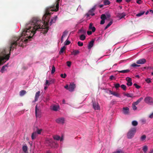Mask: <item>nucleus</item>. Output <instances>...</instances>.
<instances>
[{
  "mask_svg": "<svg viewBox=\"0 0 153 153\" xmlns=\"http://www.w3.org/2000/svg\"><path fill=\"white\" fill-rule=\"evenodd\" d=\"M59 1L60 0H56L55 4L46 8L42 21L38 17H33L27 23L19 38H15L11 42L9 48L0 49V59H9L11 51L17 45L22 46L24 42L26 43L31 41L36 31H41L43 34H46L49 30L48 25L51 15L53 13V11L58 10Z\"/></svg>",
  "mask_w": 153,
  "mask_h": 153,
  "instance_id": "1",
  "label": "nucleus"
},
{
  "mask_svg": "<svg viewBox=\"0 0 153 153\" xmlns=\"http://www.w3.org/2000/svg\"><path fill=\"white\" fill-rule=\"evenodd\" d=\"M136 131V128H131L128 132L127 137L128 139H131L132 138Z\"/></svg>",
  "mask_w": 153,
  "mask_h": 153,
  "instance_id": "2",
  "label": "nucleus"
},
{
  "mask_svg": "<svg viewBox=\"0 0 153 153\" xmlns=\"http://www.w3.org/2000/svg\"><path fill=\"white\" fill-rule=\"evenodd\" d=\"M145 102L149 104H153V99L150 97H146L144 99Z\"/></svg>",
  "mask_w": 153,
  "mask_h": 153,
  "instance_id": "3",
  "label": "nucleus"
},
{
  "mask_svg": "<svg viewBox=\"0 0 153 153\" xmlns=\"http://www.w3.org/2000/svg\"><path fill=\"white\" fill-rule=\"evenodd\" d=\"M41 110L37 108V105H36L35 107V114L36 117H41Z\"/></svg>",
  "mask_w": 153,
  "mask_h": 153,
  "instance_id": "4",
  "label": "nucleus"
},
{
  "mask_svg": "<svg viewBox=\"0 0 153 153\" xmlns=\"http://www.w3.org/2000/svg\"><path fill=\"white\" fill-rule=\"evenodd\" d=\"M95 9V7L94 6L89 11L88 13H87L86 14V15L87 17H89L90 15H91L92 16L94 15L95 14L94 12Z\"/></svg>",
  "mask_w": 153,
  "mask_h": 153,
  "instance_id": "5",
  "label": "nucleus"
},
{
  "mask_svg": "<svg viewBox=\"0 0 153 153\" xmlns=\"http://www.w3.org/2000/svg\"><path fill=\"white\" fill-rule=\"evenodd\" d=\"M100 18L101 19V20L100 21V24L103 25L105 23V20L106 19V16L105 14H102L101 15Z\"/></svg>",
  "mask_w": 153,
  "mask_h": 153,
  "instance_id": "6",
  "label": "nucleus"
},
{
  "mask_svg": "<svg viewBox=\"0 0 153 153\" xmlns=\"http://www.w3.org/2000/svg\"><path fill=\"white\" fill-rule=\"evenodd\" d=\"M93 106L95 110H98L100 109L99 105L98 102H93Z\"/></svg>",
  "mask_w": 153,
  "mask_h": 153,
  "instance_id": "7",
  "label": "nucleus"
},
{
  "mask_svg": "<svg viewBox=\"0 0 153 153\" xmlns=\"http://www.w3.org/2000/svg\"><path fill=\"white\" fill-rule=\"evenodd\" d=\"M126 80L127 81V85L128 86H131L132 85V79L131 78L129 77H127L126 78Z\"/></svg>",
  "mask_w": 153,
  "mask_h": 153,
  "instance_id": "8",
  "label": "nucleus"
},
{
  "mask_svg": "<svg viewBox=\"0 0 153 153\" xmlns=\"http://www.w3.org/2000/svg\"><path fill=\"white\" fill-rule=\"evenodd\" d=\"M75 88V85L74 83H71L69 85L68 90L71 92L74 91V89Z\"/></svg>",
  "mask_w": 153,
  "mask_h": 153,
  "instance_id": "9",
  "label": "nucleus"
},
{
  "mask_svg": "<svg viewBox=\"0 0 153 153\" xmlns=\"http://www.w3.org/2000/svg\"><path fill=\"white\" fill-rule=\"evenodd\" d=\"M65 120L64 118H59L56 120V122L58 123L63 124L64 123Z\"/></svg>",
  "mask_w": 153,
  "mask_h": 153,
  "instance_id": "10",
  "label": "nucleus"
},
{
  "mask_svg": "<svg viewBox=\"0 0 153 153\" xmlns=\"http://www.w3.org/2000/svg\"><path fill=\"white\" fill-rule=\"evenodd\" d=\"M146 62V59L143 58L138 60L137 61L136 63L137 64H144Z\"/></svg>",
  "mask_w": 153,
  "mask_h": 153,
  "instance_id": "11",
  "label": "nucleus"
},
{
  "mask_svg": "<svg viewBox=\"0 0 153 153\" xmlns=\"http://www.w3.org/2000/svg\"><path fill=\"white\" fill-rule=\"evenodd\" d=\"M108 91L109 92V94H112L117 97H120V95L117 92L115 91L113 92L111 90H108Z\"/></svg>",
  "mask_w": 153,
  "mask_h": 153,
  "instance_id": "12",
  "label": "nucleus"
},
{
  "mask_svg": "<svg viewBox=\"0 0 153 153\" xmlns=\"http://www.w3.org/2000/svg\"><path fill=\"white\" fill-rule=\"evenodd\" d=\"M57 18V16H55L53 17L52 18L49 23L50 25L51 26L53 23H55L56 22Z\"/></svg>",
  "mask_w": 153,
  "mask_h": 153,
  "instance_id": "13",
  "label": "nucleus"
},
{
  "mask_svg": "<svg viewBox=\"0 0 153 153\" xmlns=\"http://www.w3.org/2000/svg\"><path fill=\"white\" fill-rule=\"evenodd\" d=\"M93 24L92 23H90L89 24V29L92 30V31L94 32L95 31L96 28L94 27L93 26Z\"/></svg>",
  "mask_w": 153,
  "mask_h": 153,
  "instance_id": "14",
  "label": "nucleus"
},
{
  "mask_svg": "<svg viewBox=\"0 0 153 153\" xmlns=\"http://www.w3.org/2000/svg\"><path fill=\"white\" fill-rule=\"evenodd\" d=\"M40 92L39 91L37 92L35 94V101H36L38 100V99L40 96Z\"/></svg>",
  "mask_w": 153,
  "mask_h": 153,
  "instance_id": "15",
  "label": "nucleus"
},
{
  "mask_svg": "<svg viewBox=\"0 0 153 153\" xmlns=\"http://www.w3.org/2000/svg\"><path fill=\"white\" fill-rule=\"evenodd\" d=\"M129 111V109L128 107H124L123 108V112L125 114H128Z\"/></svg>",
  "mask_w": 153,
  "mask_h": 153,
  "instance_id": "16",
  "label": "nucleus"
},
{
  "mask_svg": "<svg viewBox=\"0 0 153 153\" xmlns=\"http://www.w3.org/2000/svg\"><path fill=\"white\" fill-rule=\"evenodd\" d=\"M94 42V40H92L90 42L88 45V49H91L93 46Z\"/></svg>",
  "mask_w": 153,
  "mask_h": 153,
  "instance_id": "17",
  "label": "nucleus"
},
{
  "mask_svg": "<svg viewBox=\"0 0 153 153\" xmlns=\"http://www.w3.org/2000/svg\"><path fill=\"white\" fill-rule=\"evenodd\" d=\"M34 129H35V131H36L37 134H40L42 131V129H39L37 127H36Z\"/></svg>",
  "mask_w": 153,
  "mask_h": 153,
  "instance_id": "18",
  "label": "nucleus"
},
{
  "mask_svg": "<svg viewBox=\"0 0 153 153\" xmlns=\"http://www.w3.org/2000/svg\"><path fill=\"white\" fill-rule=\"evenodd\" d=\"M37 134L36 131H34L32 134L31 135V139L32 140L35 139L37 136Z\"/></svg>",
  "mask_w": 153,
  "mask_h": 153,
  "instance_id": "19",
  "label": "nucleus"
},
{
  "mask_svg": "<svg viewBox=\"0 0 153 153\" xmlns=\"http://www.w3.org/2000/svg\"><path fill=\"white\" fill-rule=\"evenodd\" d=\"M126 15L125 13H122L119 14L117 15V16L119 17L120 19L123 18L124 16H126Z\"/></svg>",
  "mask_w": 153,
  "mask_h": 153,
  "instance_id": "20",
  "label": "nucleus"
},
{
  "mask_svg": "<svg viewBox=\"0 0 153 153\" xmlns=\"http://www.w3.org/2000/svg\"><path fill=\"white\" fill-rule=\"evenodd\" d=\"M59 108V105H54L52 106V109L54 111H57Z\"/></svg>",
  "mask_w": 153,
  "mask_h": 153,
  "instance_id": "21",
  "label": "nucleus"
},
{
  "mask_svg": "<svg viewBox=\"0 0 153 153\" xmlns=\"http://www.w3.org/2000/svg\"><path fill=\"white\" fill-rule=\"evenodd\" d=\"M130 71L129 69H126L125 70H123L122 71H118V72L119 73H127L129 72Z\"/></svg>",
  "mask_w": 153,
  "mask_h": 153,
  "instance_id": "22",
  "label": "nucleus"
},
{
  "mask_svg": "<svg viewBox=\"0 0 153 153\" xmlns=\"http://www.w3.org/2000/svg\"><path fill=\"white\" fill-rule=\"evenodd\" d=\"M79 53V51L78 50H74L72 52H71V55L73 54L74 55H76Z\"/></svg>",
  "mask_w": 153,
  "mask_h": 153,
  "instance_id": "23",
  "label": "nucleus"
},
{
  "mask_svg": "<svg viewBox=\"0 0 153 153\" xmlns=\"http://www.w3.org/2000/svg\"><path fill=\"white\" fill-rule=\"evenodd\" d=\"M143 97H141L138 99L136 101L134 102V104H135V105H138V104L139 103L143 100Z\"/></svg>",
  "mask_w": 153,
  "mask_h": 153,
  "instance_id": "24",
  "label": "nucleus"
},
{
  "mask_svg": "<svg viewBox=\"0 0 153 153\" xmlns=\"http://www.w3.org/2000/svg\"><path fill=\"white\" fill-rule=\"evenodd\" d=\"M124 95L126 96H127V97H135V96H133V94H128V93H127V94H124Z\"/></svg>",
  "mask_w": 153,
  "mask_h": 153,
  "instance_id": "25",
  "label": "nucleus"
},
{
  "mask_svg": "<svg viewBox=\"0 0 153 153\" xmlns=\"http://www.w3.org/2000/svg\"><path fill=\"white\" fill-rule=\"evenodd\" d=\"M26 93V92L25 90H22L20 92V95L21 96H22L25 94Z\"/></svg>",
  "mask_w": 153,
  "mask_h": 153,
  "instance_id": "26",
  "label": "nucleus"
},
{
  "mask_svg": "<svg viewBox=\"0 0 153 153\" xmlns=\"http://www.w3.org/2000/svg\"><path fill=\"white\" fill-rule=\"evenodd\" d=\"M85 36L84 34L81 35L79 36V39L81 40H84L85 39Z\"/></svg>",
  "mask_w": 153,
  "mask_h": 153,
  "instance_id": "27",
  "label": "nucleus"
},
{
  "mask_svg": "<svg viewBox=\"0 0 153 153\" xmlns=\"http://www.w3.org/2000/svg\"><path fill=\"white\" fill-rule=\"evenodd\" d=\"M66 47L64 46H63L61 49V50L59 52V54H61V53H63Z\"/></svg>",
  "mask_w": 153,
  "mask_h": 153,
  "instance_id": "28",
  "label": "nucleus"
},
{
  "mask_svg": "<svg viewBox=\"0 0 153 153\" xmlns=\"http://www.w3.org/2000/svg\"><path fill=\"white\" fill-rule=\"evenodd\" d=\"M7 66V65H4L2 66L1 68V69L0 72L2 73H3L5 71V67Z\"/></svg>",
  "mask_w": 153,
  "mask_h": 153,
  "instance_id": "29",
  "label": "nucleus"
},
{
  "mask_svg": "<svg viewBox=\"0 0 153 153\" xmlns=\"http://www.w3.org/2000/svg\"><path fill=\"white\" fill-rule=\"evenodd\" d=\"M110 4V2L108 0H105L104 1V4L105 5H108Z\"/></svg>",
  "mask_w": 153,
  "mask_h": 153,
  "instance_id": "30",
  "label": "nucleus"
},
{
  "mask_svg": "<svg viewBox=\"0 0 153 153\" xmlns=\"http://www.w3.org/2000/svg\"><path fill=\"white\" fill-rule=\"evenodd\" d=\"M132 125L134 126H136L138 125V122L136 121H133L132 122Z\"/></svg>",
  "mask_w": 153,
  "mask_h": 153,
  "instance_id": "31",
  "label": "nucleus"
},
{
  "mask_svg": "<svg viewBox=\"0 0 153 153\" xmlns=\"http://www.w3.org/2000/svg\"><path fill=\"white\" fill-rule=\"evenodd\" d=\"M53 138L54 140H59L60 138V137L57 135H55L53 136Z\"/></svg>",
  "mask_w": 153,
  "mask_h": 153,
  "instance_id": "32",
  "label": "nucleus"
},
{
  "mask_svg": "<svg viewBox=\"0 0 153 153\" xmlns=\"http://www.w3.org/2000/svg\"><path fill=\"white\" fill-rule=\"evenodd\" d=\"M143 150L144 152L146 153L148 150V147L145 146L143 147Z\"/></svg>",
  "mask_w": 153,
  "mask_h": 153,
  "instance_id": "33",
  "label": "nucleus"
},
{
  "mask_svg": "<svg viewBox=\"0 0 153 153\" xmlns=\"http://www.w3.org/2000/svg\"><path fill=\"white\" fill-rule=\"evenodd\" d=\"M22 149L24 152H26L27 151V147L26 146H23Z\"/></svg>",
  "mask_w": 153,
  "mask_h": 153,
  "instance_id": "34",
  "label": "nucleus"
},
{
  "mask_svg": "<svg viewBox=\"0 0 153 153\" xmlns=\"http://www.w3.org/2000/svg\"><path fill=\"white\" fill-rule=\"evenodd\" d=\"M146 137V135H143L140 137L141 140L142 141H143L145 140Z\"/></svg>",
  "mask_w": 153,
  "mask_h": 153,
  "instance_id": "35",
  "label": "nucleus"
},
{
  "mask_svg": "<svg viewBox=\"0 0 153 153\" xmlns=\"http://www.w3.org/2000/svg\"><path fill=\"white\" fill-rule=\"evenodd\" d=\"M120 87L123 90L126 91V86L125 85L122 84L121 85Z\"/></svg>",
  "mask_w": 153,
  "mask_h": 153,
  "instance_id": "36",
  "label": "nucleus"
},
{
  "mask_svg": "<svg viewBox=\"0 0 153 153\" xmlns=\"http://www.w3.org/2000/svg\"><path fill=\"white\" fill-rule=\"evenodd\" d=\"M55 71V68L54 65L53 66L51 73L52 74H53L54 73Z\"/></svg>",
  "mask_w": 153,
  "mask_h": 153,
  "instance_id": "37",
  "label": "nucleus"
},
{
  "mask_svg": "<svg viewBox=\"0 0 153 153\" xmlns=\"http://www.w3.org/2000/svg\"><path fill=\"white\" fill-rule=\"evenodd\" d=\"M145 13L144 11L137 14L136 16L137 17H139L143 15Z\"/></svg>",
  "mask_w": 153,
  "mask_h": 153,
  "instance_id": "38",
  "label": "nucleus"
},
{
  "mask_svg": "<svg viewBox=\"0 0 153 153\" xmlns=\"http://www.w3.org/2000/svg\"><path fill=\"white\" fill-rule=\"evenodd\" d=\"M114 86L116 89L120 87V85L119 83H115L114 84Z\"/></svg>",
  "mask_w": 153,
  "mask_h": 153,
  "instance_id": "39",
  "label": "nucleus"
},
{
  "mask_svg": "<svg viewBox=\"0 0 153 153\" xmlns=\"http://www.w3.org/2000/svg\"><path fill=\"white\" fill-rule=\"evenodd\" d=\"M136 105H135V104H134V102L133 103L132 108L134 110H136L137 109V107L136 106Z\"/></svg>",
  "mask_w": 153,
  "mask_h": 153,
  "instance_id": "40",
  "label": "nucleus"
},
{
  "mask_svg": "<svg viewBox=\"0 0 153 153\" xmlns=\"http://www.w3.org/2000/svg\"><path fill=\"white\" fill-rule=\"evenodd\" d=\"M68 33V32L66 30H65L64 32L63 33V35L62 36L63 37H65L67 35V34Z\"/></svg>",
  "mask_w": 153,
  "mask_h": 153,
  "instance_id": "41",
  "label": "nucleus"
},
{
  "mask_svg": "<svg viewBox=\"0 0 153 153\" xmlns=\"http://www.w3.org/2000/svg\"><path fill=\"white\" fill-rule=\"evenodd\" d=\"M78 45L79 46H82L83 45V43L82 42H81L80 41H79L77 43Z\"/></svg>",
  "mask_w": 153,
  "mask_h": 153,
  "instance_id": "42",
  "label": "nucleus"
},
{
  "mask_svg": "<svg viewBox=\"0 0 153 153\" xmlns=\"http://www.w3.org/2000/svg\"><path fill=\"white\" fill-rule=\"evenodd\" d=\"M134 85L136 88L138 89H139L140 88V86L138 85L136 83L134 84Z\"/></svg>",
  "mask_w": 153,
  "mask_h": 153,
  "instance_id": "43",
  "label": "nucleus"
},
{
  "mask_svg": "<svg viewBox=\"0 0 153 153\" xmlns=\"http://www.w3.org/2000/svg\"><path fill=\"white\" fill-rule=\"evenodd\" d=\"M71 42L70 41L68 40H66L65 42V45H69Z\"/></svg>",
  "mask_w": 153,
  "mask_h": 153,
  "instance_id": "44",
  "label": "nucleus"
},
{
  "mask_svg": "<svg viewBox=\"0 0 153 153\" xmlns=\"http://www.w3.org/2000/svg\"><path fill=\"white\" fill-rule=\"evenodd\" d=\"M61 77L63 78H65L66 76V75L65 74H61L60 75Z\"/></svg>",
  "mask_w": 153,
  "mask_h": 153,
  "instance_id": "45",
  "label": "nucleus"
},
{
  "mask_svg": "<svg viewBox=\"0 0 153 153\" xmlns=\"http://www.w3.org/2000/svg\"><path fill=\"white\" fill-rule=\"evenodd\" d=\"M145 81L148 83H150L151 82V79L150 78H147L146 79Z\"/></svg>",
  "mask_w": 153,
  "mask_h": 153,
  "instance_id": "46",
  "label": "nucleus"
},
{
  "mask_svg": "<svg viewBox=\"0 0 153 153\" xmlns=\"http://www.w3.org/2000/svg\"><path fill=\"white\" fill-rule=\"evenodd\" d=\"M50 83L47 80H46L45 81V85H50Z\"/></svg>",
  "mask_w": 153,
  "mask_h": 153,
  "instance_id": "47",
  "label": "nucleus"
},
{
  "mask_svg": "<svg viewBox=\"0 0 153 153\" xmlns=\"http://www.w3.org/2000/svg\"><path fill=\"white\" fill-rule=\"evenodd\" d=\"M67 65L68 67H70L71 65V62L70 61L67 62Z\"/></svg>",
  "mask_w": 153,
  "mask_h": 153,
  "instance_id": "48",
  "label": "nucleus"
},
{
  "mask_svg": "<svg viewBox=\"0 0 153 153\" xmlns=\"http://www.w3.org/2000/svg\"><path fill=\"white\" fill-rule=\"evenodd\" d=\"M131 66L133 67H139L140 66L139 65H138L136 64L135 63H133L131 65Z\"/></svg>",
  "mask_w": 153,
  "mask_h": 153,
  "instance_id": "49",
  "label": "nucleus"
},
{
  "mask_svg": "<svg viewBox=\"0 0 153 153\" xmlns=\"http://www.w3.org/2000/svg\"><path fill=\"white\" fill-rule=\"evenodd\" d=\"M54 82L55 80L54 79H52L49 81L50 84L54 83Z\"/></svg>",
  "mask_w": 153,
  "mask_h": 153,
  "instance_id": "50",
  "label": "nucleus"
},
{
  "mask_svg": "<svg viewBox=\"0 0 153 153\" xmlns=\"http://www.w3.org/2000/svg\"><path fill=\"white\" fill-rule=\"evenodd\" d=\"M113 22L112 21H110L109 23L107 25V26H108V27L110 26L112 24Z\"/></svg>",
  "mask_w": 153,
  "mask_h": 153,
  "instance_id": "51",
  "label": "nucleus"
},
{
  "mask_svg": "<svg viewBox=\"0 0 153 153\" xmlns=\"http://www.w3.org/2000/svg\"><path fill=\"white\" fill-rule=\"evenodd\" d=\"M136 2L139 4H140L142 3V1L141 0H137Z\"/></svg>",
  "mask_w": 153,
  "mask_h": 153,
  "instance_id": "52",
  "label": "nucleus"
},
{
  "mask_svg": "<svg viewBox=\"0 0 153 153\" xmlns=\"http://www.w3.org/2000/svg\"><path fill=\"white\" fill-rule=\"evenodd\" d=\"M92 32L91 31H88L87 32V34L88 35H90L92 34Z\"/></svg>",
  "mask_w": 153,
  "mask_h": 153,
  "instance_id": "53",
  "label": "nucleus"
},
{
  "mask_svg": "<svg viewBox=\"0 0 153 153\" xmlns=\"http://www.w3.org/2000/svg\"><path fill=\"white\" fill-rule=\"evenodd\" d=\"M64 88L68 90L69 88V86L68 85H66L65 87Z\"/></svg>",
  "mask_w": 153,
  "mask_h": 153,
  "instance_id": "54",
  "label": "nucleus"
},
{
  "mask_svg": "<svg viewBox=\"0 0 153 153\" xmlns=\"http://www.w3.org/2000/svg\"><path fill=\"white\" fill-rule=\"evenodd\" d=\"M149 117L151 118H153V113L149 116Z\"/></svg>",
  "mask_w": 153,
  "mask_h": 153,
  "instance_id": "55",
  "label": "nucleus"
},
{
  "mask_svg": "<svg viewBox=\"0 0 153 153\" xmlns=\"http://www.w3.org/2000/svg\"><path fill=\"white\" fill-rule=\"evenodd\" d=\"M49 100V97H47L46 98V101H48Z\"/></svg>",
  "mask_w": 153,
  "mask_h": 153,
  "instance_id": "56",
  "label": "nucleus"
},
{
  "mask_svg": "<svg viewBox=\"0 0 153 153\" xmlns=\"http://www.w3.org/2000/svg\"><path fill=\"white\" fill-rule=\"evenodd\" d=\"M106 16V18H109L111 16L109 14H108Z\"/></svg>",
  "mask_w": 153,
  "mask_h": 153,
  "instance_id": "57",
  "label": "nucleus"
},
{
  "mask_svg": "<svg viewBox=\"0 0 153 153\" xmlns=\"http://www.w3.org/2000/svg\"><path fill=\"white\" fill-rule=\"evenodd\" d=\"M79 32H82V33H84V30L82 29H81L80 30H79Z\"/></svg>",
  "mask_w": 153,
  "mask_h": 153,
  "instance_id": "58",
  "label": "nucleus"
},
{
  "mask_svg": "<svg viewBox=\"0 0 153 153\" xmlns=\"http://www.w3.org/2000/svg\"><path fill=\"white\" fill-rule=\"evenodd\" d=\"M122 1V0H116V2L118 3H120Z\"/></svg>",
  "mask_w": 153,
  "mask_h": 153,
  "instance_id": "59",
  "label": "nucleus"
},
{
  "mask_svg": "<svg viewBox=\"0 0 153 153\" xmlns=\"http://www.w3.org/2000/svg\"><path fill=\"white\" fill-rule=\"evenodd\" d=\"M63 38H64L62 36L61 39V41L62 42L63 41Z\"/></svg>",
  "mask_w": 153,
  "mask_h": 153,
  "instance_id": "60",
  "label": "nucleus"
},
{
  "mask_svg": "<svg viewBox=\"0 0 153 153\" xmlns=\"http://www.w3.org/2000/svg\"><path fill=\"white\" fill-rule=\"evenodd\" d=\"M131 0H126V1L127 2H129Z\"/></svg>",
  "mask_w": 153,
  "mask_h": 153,
  "instance_id": "61",
  "label": "nucleus"
},
{
  "mask_svg": "<svg viewBox=\"0 0 153 153\" xmlns=\"http://www.w3.org/2000/svg\"><path fill=\"white\" fill-rule=\"evenodd\" d=\"M62 102L63 104L65 103V100L64 99L62 100Z\"/></svg>",
  "mask_w": 153,
  "mask_h": 153,
  "instance_id": "62",
  "label": "nucleus"
},
{
  "mask_svg": "<svg viewBox=\"0 0 153 153\" xmlns=\"http://www.w3.org/2000/svg\"><path fill=\"white\" fill-rule=\"evenodd\" d=\"M114 77V76H110V79H113V78Z\"/></svg>",
  "mask_w": 153,
  "mask_h": 153,
  "instance_id": "63",
  "label": "nucleus"
},
{
  "mask_svg": "<svg viewBox=\"0 0 153 153\" xmlns=\"http://www.w3.org/2000/svg\"><path fill=\"white\" fill-rule=\"evenodd\" d=\"M149 12H151L152 13H153V10H149Z\"/></svg>",
  "mask_w": 153,
  "mask_h": 153,
  "instance_id": "64",
  "label": "nucleus"
}]
</instances>
